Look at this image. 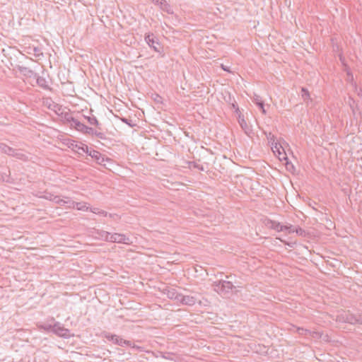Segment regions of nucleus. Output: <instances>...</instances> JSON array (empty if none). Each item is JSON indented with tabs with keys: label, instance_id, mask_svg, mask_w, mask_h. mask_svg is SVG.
<instances>
[{
	"label": "nucleus",
	"instance_id": "1",
	"mask_svg": "<svg viewBox=\"0 0 362 362\" xmlns=\"http://www.w3.org/2000/svg\"><path fill=\"white\" fill-rule=\"evenodd\" d=\"M69 157L79 158L88 153V147L82 143L78 144L69 139Z\"/></svg>",
	"mask_w": 362,
	"mask_h": 362
},
{
	"label": "nucleus",
	"instance_id": "2",
	"mask_svg": "<svg viewBox=\"0 0 362 362\" xmlns=\"http://www.w3.org/2000/svg\"><path fill=\"white\" fill-rule=\"evenodd\" d=\"M69 128H74L85 134L94 135L95 129L85 125L83 122L75 118L74 116H69Z\"/></svg>",
	"mask_w": 362,
	"mask_h": 362
},
{
	"label": "nucleus",
	"instance_id": "3",
	"mask_svg": "<svg viewBox=\"0 0 362 362\" xmlns=\"http://www.w3.org/2000/svg\"><path fill=\"white\" fill-rule=\"evenodd\" d=\"M213 286L214 291L220 295L227 297L231 293L232 289L235 288L232 282L229 281H215Z\"/></svg>",
	"mask_w": 362,
	"mask_h": 362
},
{
	"label": "nucleus",
	"instance_id": "4",
	"mask_svg": "<svg viewBox=\"0 0 362 362\" xmlns=\"http://www.w3.org/2000/svg\"><path fill=\"white\" fill-rule=\"evenodd\" d=\"M39 327L47 331L53 332L61 337L66 336L68 332V329L62 327L59 323H54L53 325L45 323L39 325Z\"/></svg>",
	"mask_w": 362,
	"mask_h": 362
},
{
	"label": "nucleus",
	"instance_id": "5",
	"mask_svg": "<svg viewBox=\"0 0 362 362\" xmlns=\"http://www.w3.org/2000/svg\"><path fill=\"white\" fill-rule=\"evenodd\" d=\"M107 242L110 243H124V244H129L130 240L129 238L126 237L125 235L121 233H110L109 239Z\"/></svg>",
	"mask_w": 362,
	"mask_h": 362
},
{
	"label": "nucleus",
	"instance_id": "6",
	"mask_svg": "<svg viewBox=\"0 0 362 362\" xmlns=\"http://www.w3.org/2000/svg\"><path fill=\"white\" fill-rule=\"evenodd\" d=\"M146 43L152 47L156 52H160V45L156 40V37L153 33H148L145 36Z\"/></svg>",
	"mask_w": 362,
	"mask_h": 362
},
{
	"label": "nucleus",
	"instance_id": "7",
	"mask_svg": "<svg viewBox=\"0 0 362 362\" xmlns=\"http://www.w3.org/2000/svg\"><path fill=\"white\" fill-rule=\"evenodd\" d=\"M86 155L90 156L92 158H93L97 163L101 165L105 160H108V158H105L99 151L96 150H90L88 151V153Z\"/></svg>",
	"mask_w": 362,
	"mask_h": 362
},
{
	"label": "nucleus",
	"instance_id": "8",
	"mask_svg": "<svg viewBox=\"0 0 362 362\" xmlns=\"http://www.w3.org/2000/svg\"><path fill=\"white\" fill-rule=\"evenodd\" d=\"M179 302L183 305H194L197 302V298L192 296H185L181 294Z\"/></svg>",
	"mask_w": 362,
	"mask_h": 362
},
{
	"label": "nucleus",
	"instance_id": "9",
	"mask_svg": "<svg viewBox=\"0 0 362 362\" xmlns=\"http://www.w3.org/2000/svg\"><path fill=\"white\" fill-rule=\"evenodd\" d=\"M69 98H71V99H73V100L69 99V105H71L72 106V109L69 108V116H73L72 115L73 113H74L76 112H80V111L83 110L82 108H80V110L77 109V106L78 105L77 103H75L76 100L82 101V100L79 98H76L71 95H69Z\"/></svg>",
	"mask_w": 362,
	"mask_h": 362
},
{
	"label": "nucleus",
	"instance_id": "10",
	"mask_svg": "<svg viewBox=\"0 0 362 362\" xmlns=\"http://www.w3.org/2000/svg\"><path fill=\"white\" fill-rule=\"evenodd\" d=\"M265 225L270 228H272L276 231H284V226L279 222L267 219L265 222Z\"/></svg>",
	"mask_w": 362,
	"mask_h": 362
},
{
	"label": "nucleus",
	"instance_id": "11",
	"mask_svg": "<svg viewBox=\"0 0 362 362\" xmlns=\"http://www.w3.org/2000/svg\"><path fill=\"white\" fill-rule=\"evenodd\" d=\"M252 102L257 106H258V107L260 109L262 114L266 115L267 111L264 108V102L259 95L255 94L252 98Z\"/></svg>",
	"mask_w": 362,
	"mask_h": 362
},
{
	"label": "nucleus",
	"instance_id": "12",
	"mask_svg": "<svg viewBox=\"0 0 362 362\" xmlns=\"http://www.w3.org/2000/svg\"><path fill=\"white\" fill-rule=\"evenodd\" d=\"M76 209L81 211H87L88 207L86 206V204L85 202H76L74 201L69 200V209Z\"/></svg>",
	"mask_w": 362,
	"mask_h": 362
},
{
	"label": "nucleus",
	"instance_id": "13",
	"mask_svg": "<svg viewBox=\"0 0 362 362\" xmlns=\"http://www.w3.org/2000/svg\"><path fill=\"white\" fill-rule=\"evenodd\" d=\"M18 69L24 76L28 78H33V76L35 78L36 77V74H34L33 71L28 67L18 66Z\"/></svg>",
	"mask_w": 362,
	"mask_h": 362
},
{
	"label": "nucleus",
	"instance_id": "14",
	"mask_svg": "<svg viewBox=\"0 0 362 362\" xmlns=\"http://www.w3.org/2000/svg\"><path fill=\"white\" fill-rule=\"evenodd\" d=\"M112 341L114 344L121 346H130V344H131L129 341L124 339L116 334H115L114 340Z\"/></svg>",
	"mask_w": 362,
	"mask_h": 362
},
{
	"label": "nucleus",
	"instance_id": "15",
	"mask_svg": "<svg viewBox=\"0 0 362 362\" xmlns=\"http://www.w3.org/2000/svg\"><path fill=\"white\" fill-rule=\"evenodd\" d=\"M238 122L241 127V128L243 129V130L245 132V133L247 134V135H250V134L252 132V129L250 128V127L247 124V123L246 122V121L245 120L244 118H239L238 119Z\"/></svg>",
	"mask_w": 362,
	"mask_h": 362
},
{
	"label": "nucleus",
	"instance_id": "16",
	"mask_svg": "<svg viewBox=\"0 0 362 362\" xmlns=\"http://www.w3.org/2000/svg\"><path fill=\"white\" fill-rule=\"evenodd\" d=\"M36 82L39 86L44 89L49 88V82L43 76H37L35 77Z\"/></svg>",
	"mask_w": 362,
	"mask_h": 362
},
{
	"label": "nucleus",
	"instance_id": "17",
	"mask_svg": "<svg viewBox=\"0 0 362 362\" xmlns=\"http://www.w3.org/2000/svg\"><path fill=\"white\" fill-rule=\"evenodd\" d=\"M95 238H98L105 241H108L110 233L105 230H96L95 231Z\"/></svg>",
	"mask_w": 362,
	"mask_h": 362
},
{
	"label": "nucleus",
	"instance_id": "18",
	"mask_svg": "<svg viewBox=\"0 0 362 362\" xmlns=\"http://www.w3.org/2000/svg\"><path fill=\"white\" fill-rule=\"evenodd\" d=\"M301 97L307 105H308L309 101H312L308 90L304 87L301 88Z\"/></svg>",
	"mask_w": 362,
	"mask_h": 362
},
{
	"label": "nucleus",
	"instance_id": "19",
	"mask_svg": "<svg viewBox=\"0 0 362 362\" xmlns=\"http://www.w3.org/2000/svg\"><path fill=\"white\" fill-rule=\"evenodd\" d=\"M181 293H177L175 289L172 288L168 291L167 296L170 299H174L179 302Z\"/></svg>",
	"mask_w": 362,
	"mask_h": 362
},
{
	"label": "nucleus",
	"instance_id": "20",
	"mask_svg": "<svg viewBox=\"0 0 362 362\" xmlns=\"http://www.w3.org/2000/svg\"><path fill=\"white\" fill-rule=\"evenodd\" d=\"M0 151L10 156L13 153V148L5 144L0 143Z\"/></svg>",
	"mask_w": 362,
	"mask_h": 362
},
{
	"label": "nucleus",
	"instance_id": "21",
	"mask_svg": "<svg viewBox=\"0 0 362 362\" xmlns=\"http://www.w3.org/2000/svg\"><path fill=\"white\" fill-rule=\"evenodd\" d=\"M10 156L16 157V158L25 160L27 159V156L23 153L22 151L16 149H13V153Z\"/></svg>",
	"mask_w": 362,
	"mask_h": 362
},
{
	"label": "nucleus",
	"instance_id": "22",
	"mask_svg": "<svg viewBox=\"0 0 362 362\" xmlns=\"http://www.w3.org/2000/svg\"><path fill=\"white\" fill-rule=\"evenodd\" d=\"M84 118L86 119H87L88 122L90 124V125H94L96 127V128L100 129V124L98 122V119H96L95 117L94 116H92V117H84Z\"/></svg>",
	"mask_w": 362,
	"mask_h": 362
},
{
	"label": "nucleus",
	"instance_id": "23",
	"mask_svg": "<svg viewBox=\"0 0 362 362\" xmlns=\"http://www.w3.org/2000/svg\"><path fill=\"white\" fill-rule=\"evenodd\" d=\"M0 182H11L10 170H8V173H0Z\"/></svg>",
	"mask_w": 362,
	"mask_h": 362
},
{
	"label": "nucleus",
	"instance_id": "24",
	"mask_svg": "<svg viewBox=\"0 0 362 362\" xmlns=\"http://www.w3.org/2000/svg\"><path fill=\"white\" fill-rule=\"evenodd\" d=\"M346 322L352 325L357 324V315H347L346 317Z\"/></svg>",
	"mask_w": 362,
	"mask_h": 362
},
{
	"label": "nucleus",
	"instance_id": "25",
	"mask_svg": "<svg viewBox=\"0 0 362 362\" xmlns=\"http://www.w3.org/2000/svg\"><path fill=\"white\" fill-rule=\"evenodd\" d=\"M162 11L166 12L168 14L174 13V11L172 6L168 2L166 4H164V7L163 8Z\"/></svg>",
	"mask_w": 362,
	"mask_h": 362
},
{
	"label": "nucleus",
	"instance_id": "26",
	"mask_svg": "<svg viewBox=\"0 0 362 362\" xmlns=\"http://www.w3.org/2000/svg\"><path fill=\"white\" fill-rule=\"evenodd\" d=\"M94 135L95 136H97L98 138L100 139H106V135L101 132V129H95V132H94Z\"/></svg>",
	"mask_w": 362,
	"mask_h": 362
},
{
	"label": "nucleus",
	"instance_id": "27",
	"mask_svg": "<svg viewBox=\"0 0 362 362\" xmlns=\"http://www.w3.org/2000/svg\"><path fill=\"white\" fill-rule=\"evenodd\" d=\"M280 148H281V145L279 143L275 142L274 144H272V151H274V153L277 152L279 156L281 154V153L280 151Z\"/></svg>",
	"mask_w": 362,
	"mask_h": 362
},
{
	"label": "nucleus",
	"instance_id": "28",
	"mask_svg": "<svg viewBox=\"0 0 362 362\" xmlns=\"http://www.w3.org/2000/svg\"><path fill=\"white\" fill-rule=\"evenodd\" d=\"M295 232L296 233V234L298 235L301 236V237H305L307 235L306 231L300 227L296 228Z\"/></svg>",
	"mask_w": 362,
	"mask_h": 362
},
{
	"label": "nucleus",
	"instance_id": "29",
	"mask_svg": "<svg viewBox=\"0 0 362 362\" xmlns=\"http://www.w3.org/2000/svg\"><path fill=\"white\" fill-rule=\"evenodd\" d=\"M264 134H266L267 139L269 143L274 144L276 142L275 141L276 137L273 134H272L271 132H269L268 134L267 132H264Z\"/></svg>",
	"mask_w": 362,
	"mask_h": 362
},
{
	"label": "nucleus",
	"instance_id": "30",
	"mask_svg": "<svg viewBox=\"0 0 362 362\" xmlns=\"http://www.w3.org/2000/svg\"><path fill=\"white\" fill-rule=\"evenodd\" d=\"M190 166H192L194 168H197L199 170L204 171L205 169L202 165H200L196 162H190L189 163Z\"/></svg>",
	"mask_w": 362,
	"mask_h": 362
},
{
	"label": "nucleus",
	"instance_id": "31",
	"mask_svg": "<svg viewBox=\"0 0 362 362\" xmlns=\"http://www.w3.org/2000/svg\"><path fill=\"white\" fill-rule=\"evenodd\" d=\"M103 336L109 341H113L115 334H110V332H104Z\"/></svg>",
	"mask_w": 362,
	"mask_h": 362
},
{
	"label": "nucleus",
	"instance_id": "32",
	"mask_svg": "<svg viewBox=\"0 0 362 362\" xmlns=\"http://www.w3.org/2000/svg\"><path fill=\"white\" fill-rule=\"evenodd\" d=\"M295 229L296 228H294L292 225L284 226V230L288 231V233H294Z\"/></svg>",
	"mask_w": 362,
	"mask_h": 362
},
{
	"label": "nucleus",
	"instance_id": "33",
	"mask_svg": "<svg viewBox=\"0 0 362 362\" xmlns=\"http://www.w3.org/2000/svg\"><path fill=\"white\" fill-rule=\"evenodd\" d=\"M121 120H122L124 123H125V124H128V125H129V127H134V124H132V120L128 119H127V118H125V117H122V118H121Z\"/></svg>",
	"mask_w": 362,
	"mask_h": 362
},
{
	"label": "nucleus",
	"instance_id": "34",
	"mask_svg": "<svg viewBox=\"0 0 362 362\" xmlns=\"http://www.w3.org/2000/svg\"><path fill=\"white\" fill-rule=\"evenodd\" d=\"M33 50L35 52V55L36 57H39L40 55L42 54V52H40V49L39 48H37V47H34Z\"/></svg>",
	"mask_w": 362,
	"mask_h": 362
},
{
	"label": "nucleus",
	"instance_id": "35",
	"mask_svg": "<svg viewBox=\"0 0 362 362\" xmlns=\"http://www.w3.org/2000/svg\"><path fill=\"white\" fill-rule=\"evenodd\" d=\"M166 3H167L166 0H162V1H159V4H158L157 6H159L160 10H162L163 8L164 7V4H166Z\"/></svg>",
	"mask_w": 362,
	"mask_h": 362
},
{
	"label": "nucleus",
	"instance_id": "36",
	"mask_svg": "<svg viewBox=\"0 0 362 362\" xmlns=\"http://www.w3.org/2000/svg\"><path fill=\"white\" fill-rule=\"evenodd\" d=\"M357 324L362 325V313L357 315Z\"/></svg>",
	"mask_w": 362,
	"mask_h": 362
},
{
	"label": "nucleus",
	"instance_id": "37",
	"mask_svg": "<svg viewBox=\"0 0 362 362\" xmlns=\"http://www.w3.org/2000/svg\"><path fill=\"white\" fill-rule=\"evenodd\" d=\"M298 332L300 334H305L307 332H308V329H305L303 328H298Z\"/></svg>",
	"mask_w": 362,
	"mask_h": 362
},
{
	"label": "nucleus",
	"instance_id": "38",
	"mask_svg": "<svg viewBox=\"0 0 362 362\" xmlns=\"http://www.w3.org/2000/svg\"><path fill=\"white\" fill-rule=\"evenodd\" d=\"M98 214H100V215H103L104 216H106L107 215V212L101 210V211H98Z\"/></svg>",
	"mask_w": 362,
	"mask_h": 362
},
{
	"label": "nucleus",
	"instance_id": "39",
	"mask_svg": "<svg viewBox=\"0 0 362 362\" xmlns=\"http://www.w3.org/2000/svg\"><path fill=\"white\" fill-rule=\"evenodd\" d=\"M90 211L93 213L98 214V211H100L99 209H98V208L91 209Z\"/></svg>",
	"mask_w": 362,
	"mask_h": 362
},
{
	"label": "nucleus",
	"instance_id": "40",
	"mask_svg": "<svg viewBox=\"0 0 362 362\" xmlns=\"http://www.w3.org/2000/svg\"><path fill=\"white\" fill-rule=\"evenodd\" d=\"M221 68L224 70V71H228L230 72V70H229V68L224 66L223 64H221Z\"/></svg>",
	"mask_w": 362,
	"mask_h": 362
},
{
	"label": "nucleus",
	"instance_id": "41",
	"mask_svg": "<svg viewBox=\"0 0 362 362\" xmlns=\"http://www.w3.org/2000/svg\"><path fill=\"white\" fill-rule=\"evenodd\" d=\"M232 107L235 109L236 110H238V105L235 103H232Z\"/></svg>",
	"mask_w": 362,
	"mask_h": 362
},
{
	"label": "nucleus",
	"instance_id": "42",
	"mask_svg": "<svg viewBox=\"0 0 362 362\" xmlns=\"http://www.w3.org/2000/svg\"><path fill=\"white\" fill-rule=\"evenodd\" d=\"M160 99H161V98L158 95H156V98L154 100L156 102H160Z\"/></svg>",
	"mask_w": 362,
	"mask_h": 362
},
{
	"label": "nucleus",
	"instance_id": "43",
	"mask_svg": "<svg viewBox=\"0 0 362 362\" xmlns=\"http://www.w3.org/2000/svg\"><path fill=\"white\" fill-rule=\"evenodd\" d=\"M287 245L290 247H293V244L292 243H287Z\"/></svg>",
	"mask_w": 362,
	"mask_h": 362
},
{
	"label": "nucleus",
	"instance_id": "44",
	"mask_svg": "<svg viewBox=\"0 0 362 362\" xmlns=\"http://www.w3.org/2000/svg\"><path fill=\"white\" fill-rule=\"evenodd\" d=\"M74 247V246L69 243V247Z\"/></svg>",
	"mask_w": 362,
	"mask_h": 362
},
{
	"label": "nucleus",
	"instance_id": "45",
	"mask_svg": "<svg viewBox=\"0 0 362 362\" xmlns=\"http://www.w3.org/2000/svg\"><path fill=\"white\" fill-rule=\"evenodd\" d=\"M66 115H67V114H66V113H65L64 119L68 120V119L66 118Z\"/></svg>",
	"mask_w": 362,
	"mask_h": 362
}]
</instances>
